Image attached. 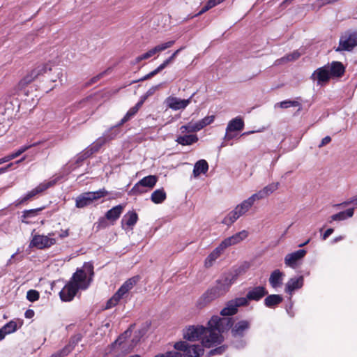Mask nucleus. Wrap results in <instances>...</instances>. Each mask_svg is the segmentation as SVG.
<instances>
[{
    "instance_id": "1",
    "label": "nucleus",
    "mask_w": 357,
    "mask_h": 357,
    "mask_svg": "<svg viewBox=\"0 0 357 357\" xmlns=\"http://www.w3.org/2000/svg\"><path fill=\"white\" fill-rule=\"evenodd\" d=\"M237 278V274L231 272L225 273L217 280L215 284L208 289L197 300V305L202 308L213 301L225 295L229 290L231 285Z\"/></svg>"
},
{
    "instance_id": "2",
    "label": "nucleus",
    "mask_w": 357,
    "mask_h": 357,
    "mask_svg": "<svg viewBox=\"0 0 357 357\" xmlns=\"http://www.w3.org/2000/svg\"><path fill=\"white\" fill-rule=\"evenodd\" d=\"M132 326L133 325H130L114 342L108 346L107 351L109 353H114L116 355L119 353L128 354L133 349L139 341L142 333L141 331H139L137 335V332H135L134 337L132 339L131 342L129 343L128 339L131 336Z\"/></svg>"
},
{
    "instance_id": "3",
    "label": "nucleus",
    "mask_w": 357,
    "mask_h": 357,
    "mask_svg": "<svg viewBox=\"0 0 357 357\" xmlns=\"http://www.w3.org/2000/svg\"><path fill=\"white\" fill-rule=\"evenodd\" d=\"M234 319L229 317H220L218 315L213 316L208 322L209 328L216 329L220 333L231 330L234 326Z\"/></svg>"
},
{
    "instance_id": "4",
    "label": "nucleus",
    "mask_w": 357,
    "mask_h": 357,
    "mask_svg": "<svg viewBox=\"0 0 357 357\" xmlns=\"http://www.w3.org/2000/svg\"><path fill=\"white\" fill-rule=\"evenodd\" d=\"M357 46V31H346L340 38L339 45L336 52H351Z\"/></svg>"
},
{
    "instance_id": "5",
    "label": "nucleus",
    "mask_w": 357,
    "mask_h": 357,
    "mask_svg": "<svg viewBox=\"0 0 357 357\" xmlns=\"http://www.w3.org/2000/svg\"><path fill=\"white\" fill-rule=\"evenodd\" d=\"M58 180H59V178H56L50 181L40 183L36 188H35L34 189L28 192L23 197L17 199L14 203L15 206H19L21 204H24L26 203L28 201L31 199L33 197H35L38 193L42 192L45 191V190L48 189L49 188L54 185L56 184V183L58 181Z\"/></svg>"
},
{
    "instance_id": "6",
    "label": "nucleus",
    "mask_w": 357,
    "mask_h": 357,
    "mask_svg": "<svg viewBox=\"0 0 357 357\" xmlns=\"http://www.w3.org/2000/svg\"><path fill=\"white\" fill-rule=\"evenodd\" d=\"M174 347L178 351H183L184 357H200L204 354L202 345H190L185 341L176 342Z\"/></svg>"
},
{
    "instance_id": "7",
    "label": "nucleus",
    "mask_w": 357,
    "mask_h": 357,
    "mask_svg": "<svg viewBox=\"0 0 357 357\" xmlns=\"http://www.w3.org/2000/svg\"><path fill=\"white\" fill-rule=\"evenodd\" d=\"M88 287L89 284L80 285L69 281L59 292L60 298L62 301L70 302L74 298L79 289H86Z\"/></svg>"
},
{
    "instance_id": "8",
    "label": "nucleus",
    "mask_w": 357,
    "mask_h": 357,
    "mask_svg": "<svg viewBox=\"0 0 357 357\" xmlns=\"http://www.w3.org/2000/svg\"><path fill=\"white\" fill-rule=\"evenodd\" d=\"M52 234L50 233L48 236L35 234L33 236L31 241L29 243V247L36 248L40 250H43L50 248L56 243L55 238H50Z\"/></svg>"
},
{
    "instance_id": "9",
    "label": "nucleus",
    "mask_w": 357,
    "mask_h": 357,
    "mask_svg": "<svg viewBox=\"0 0 357 357\" xmlns=\"http://www.w3.org/2000/svg\"><path fill=\"white\" fill-rule=\"evenodd\" d=\"M216 329L206 328L204 333L205 336L202 338V345L206 348H210L215 344H221L224 341V337L220 333H216Z\"/></svg>"
},
{
    "instance_id": "10",
    "label": "nucleus",
    "mask_w": 357,
    "mask_h": 357,
    "mask_svg": "<svg viewBox=\"0 0 357 357\" xmlns=\"http://www.w3.org/2000/svg\"><path fill=\"white\" fill-rule=\"evenodd\" d=\"M52 68L50 66L48 63H44L38 66L35 68L31 72L25 76L21 81L20 82V85L28 84L37 78L38 76L43 75L44 73H47V71H51Z\"/></svg>"
},
{
    "instance_id": "11",
    "label": "nucleus",
    "mask_w": 357,
    "mask_h": 357,
    "mask_svg": "<svg viewBox=\"0 0 357 357\" xmlns=\"http://www.w3.org/2000/svg\"><path fill=\"white\" fill-rule=\"evenodd\" d=\"M52 68L50 66L48 63H44L38 66L35 68L31 72L25 76L21 81L20 82V85L28 84L37 78L38 76L43 75L44 73H47V71H51Z\"/></svg>"
},
{
    "instance_id": "12",
    "label": "nucleus",
    "mask_w": 357,
    "mask_h": 357,
    "mask_svg": "<svg viewBox=\"0 0 357 357\" xmlns=\"http://www.w3.org/2000/svg\"><path fill=\"white\" fill-rule=\"evenodd\" d=\"M206 331V328L202 326H189L183 331V338L189 341L198 340Z\"/></svg>"
},
{
    "instance_id": "13",
    "label": "nucleus",
    "mask_w": 357,
    "mask_h": 357,
    "mask_svg": "<svg viewBox=\"0 0 357 357\" xmlns=\"http://www.w3.org/2000/svg\"><path fill=\"white\" fill-rule=\"evenodd\" d=\"M332 78L328 69V65L317 68L311 75V79L317 81L318 85H323Z\"/></svg>"
},
{
    "instance_id": "14",
    "label": "nucleus",
    "mask_w": 357,
    "mask_h": 357,
    "mask_svg": "<svg viewBox=\"0 0 357 357\" xmlns=\"http://www.w3.org/2000/svg\"><path fill=\"white\" fill-rule=\"evenodd\" d=\"M306 253L307 251L305 250L300 249L294 252L287 254L284 257L285 265L292 268H296L298 261L305 256Z\"/></svg>"
},
{
    "instance_id": "15",
    "label": "nucleus",
    "mask_w": 357,
    "mask_h": 357,
    "mask_svg": "<svg viewBox=\"0 0 357 357\" xmlns=\"http://www.w3.org/2000/svg\"><path fill=\"white\" fill-rule=\"evenodd\" d=\"M250 328V322L248 320H241L236 324L234 323V326L231 330V336L234 338L243 337Z\"/></svg>"
},
{
    "instance_id": "16",
    "label": "nucleus",
    "mask_w": 357,
    "mask_h": 357,
    "mask_svg": "<svg viewBox=\"0 0 357 357\" xmlns=\"http://www.w3.org/2000/svg\"><path fill=\"white\" fill-rule=\"evenodd\" d=\"M304 284V278L303 275L291 278L285 284L284 291L292 296L294 291L303 287Z\"/></svg>"
},
{
    "instance_id": "17",
    "label": "nucleus",
    "mask_w": 357,
    "mask_h": 357,
    "mask_svg": "<svg viewBox=\"0 0 357 357\" xmlns=\"http://www.w3.org/2000/svg\"><path fill=\"white\" fill-rule=\"evenodd\" d=\"M137 280L138 279L136 277L128 279L114 295L120 301L130 289L133 288V287L137 284Z\"/></svg>"
},
{
    "instance_id": "18",
    "label": "nucleus",
    "mask_w": 357,
    "mask_h": 357,
    "mask_svg": "<svg viewBox=\"0 0 357 357\" xmlns=\"http://www.w3.org/2000/svg\"><path fill=\"white\" fill-rule=\"evenodd\" d=\"M268 294V291L263 286H257L251 288L247 293L248 298L250 301H259Z\"/></svg>"
},
{
    "instance_id": "19",
    "label": "nucleus",
    "mask_w": 357,
    "mask_h": 357,
    "mask_svg": "<svg viewBox=\"0 0 357 357\" xmlns=\"http://www.w3.org/2000/svg\"><path fill=\"white\" fill-rule=\"evenodd\" d=\"M138 220V215L135 211H129L124 215L121 220V227L126 229L125 226L128 227L130 229H132L135 225Z\"/></svg>"
},
{
    "instance_id": "20",
    "label": "nucleus",
    "mask_w": 357,
    "mask_h": 357,
    "mask_svg": "<svg viewBox=\"0 0 357 357\" xmlns=\"http://www.w3.org/2000/svg\"><path fill=\"white\" fill-rule=\"evenodd\" d=\"M279 185L280 183L278 182L272 183L271 184L267 185L263 189L253 194L252 195L254 196L256 200L262 199L272 194L276 190H278Z\"/></svg>"
},
{
    "instance_id": "21",
    "label": "nucleus",
    "mask_w": 357,
    "mask_h": 357,
    "mask_svg": "<svg viewBox=\"0 0 357 357\" xmlns=\"http://www.w3.org/2000/svg\"><path fill=\"white\" fill-rule=\"evenodd\" d=\"M166 101L168 107L174 110L184 109L190 103V99L181 100L176 97H169Z\"/></svg>"
},
{
    "instance_id": "22",
    "label": "nucleus",
    "mask_w": 357,
    "mask_h": 357,
    "mask_svg": "<svg viewBox=\"0 0 357 357\" xmlns=\"http://www.w3.org/2000/svg\"><path fill=\"white\" fill-rule=\"evenodd\" d=\"M284 273L279 269L274 270L268 279L270 285L274 288H278L282 286Z\"/></svg>"
},
{
    "instance_id": "23",
    "label": "nucleus",
    "mask_w": 357,
    "mask_h": 357,
    "mask_svg": "<svg viewBox=\"0 0 357 357\" xmlns=\"http://www.w3.org/2000/svg\"><path fill=\"white\" fill-rule=\"evenodd\" d=\"M328 65V69L332 78L341 77L345 73V67L340 61H333Z\"/></svg>"
},
{
    "instance_id": "24",
    "label": "nucleus",
    "mask_w": 357,
    "mask_h": 357,
    "mask_svg": "<svg viewBox=\"0 0 357 357\" xmlns=\"http://www.w3.org/2000/svg\"><path fill=\"white\" fill-rule=\"evenodd\" d=\"M93 202L91 192L80 194L75 199V206L82 208L91 205Z\"/></svg>"
},
{
    "instance_id": "25",
    "label": "nucleus",
    "mask_w": 357,
    "mask_h": 357,
    "mask_svg": "<svg viewBox=\"0 0 357 357\" xmlns=\"http://www.w3.org/2000/svg\"><path fill=\"white\" fill-rule=\"evenodd\" d=\"M124 208V206L121 204H119L117 206H114L109 211H107L105 213L106 218L112 222L116 221L119 217L121 216Z\"/></svg>"
},
{
    "instance_id": "26",
    "label": "nucleus",
    "mask_w": 357,
    "mask_h": 357,
    "mask_svg": "<svg viewBox=\"0 0 357 357\" xmlns=\"http://www.w3.org/2000/svg\"><path fill=\"white\" fill-rule=\"evenodd\" d=\"M244 126L245 123L243 119L240 116H236L229 121L226 128L227 131L236 132L243 130Z\"/></svg>"
},
{
    "instance_id": "27",
    "label": "nucleus",
    "mask_w": 357,
    "mask_h": 357,
    "mask_svg": "<svg viewBox=\"0 0 357 357\" xmlns=\"http://www.w3.org/2000/svg\"><path fill=\"white\" fill-rule=\"evenodd\" d=\"M255 201V198L253 195H252L248 199L244 200L240 204L237 205L234 209L237 211L238 213L241 216L252 207Z\"/></svg>"
},
{
    "instance_id": "28",
    "label": "nucleus",
    "mask_w": 357,
    "mask_h": 357,
    "mask_svg": "<svg viewBox=\"0 0 357 357\" xmlns=\"http://www.w3.org/2000/svg\"><path fill=\"white\" fill-rule=\"evenodd\" d=\"M23 325V320L17 319L11 320L1 328L6 333V335L15 332L18 328H21Z\"/></svg>"
},
{
    "instance_id": "29",
    "label": "nucleus",
    "mask_w": 357,
    "mask_h": 357,
    "mask_svg": "<svg viewBox=\"0 0 357 357\" xmlns=\"http://www.w3.org/2000/svg\"><path fill=\"white\" fill-rule=\"evenodd\" d=\"M283 301V297L279 294H271L264 299V305L269 308H275Z\"/></svg>"
},
{
    "instance_id": "30",
    "label": "nucleus",
    "mask_w": 357,
    "mask_h": 357,
    "mask_svg": "<svg viewBox=\"0 0 357 357\" xmlns=\"http://www.w3.org/2000/svg\"><path fill=\"white\" fill-rule=\"evenodd\" d=\"M208 169V165L206 160L201 159L194 165L193 175L195 177L199 176L201 174H206Z\"/></svg>"
},
{
    "instance_id": "31",
    "label": "nucleus",
    "mask_w": 357,
    "mask_h": 357,
    "mask_svg": "<svg viewBox=\"0 0 357 357\" xmlns=\"http://www.w3.org/2000/svg\"><path fill=\"white\" fill-rule=\"evenodd\" d=\"M354 209L353 208L347 209L343 211H340L336 214L331 216L329 222L331 223L333 221H342L349 218H351L354 215Z\"/></svg>"
},
{
    "instance_id": "32",
    "label": "nucleus",
    "mask_w": 357,
    "mask_h": 357,
    "mask_svg": "<svg viewBox=\"0 0 357 357\" xmlns=\"http://www.w3.org/2000/svg\"><path fill=\"white\" fill-rule=\"evenodd\" d=\"M86 274L83 271V269H77L75 273H73L70 281L73 282H76L77 284H89L90 282L91 278H89V282H86Z\"/></svg>"
},
{
    "instance_id": "33",
    "label": "nucleus",
    "mask_w": 357,
    "mask_h": 357,
    "mask_svg": "<svg viewBox=\"0 0 357 357\" xmlns=\"http://www.w3.org/2000/svg\"><path fill=\"white\" fill-rule=\"evenodd\" d=\"M198 137L197 135H185L183 136H178L176 142L183 146L191 145L196 143L198 141Z\"/></svg>"
},
{
    "instance_id": "34",
    "label": "nucleus",
    "mask_w": 357,
    "mask_h": 357,
    "mask_svg": "<svg viewBox=\"0 0 357 357\" xmlns=\"http://www.w3.org/2000/svg\"><path fill=\"white\" fill-rule=\"evenodd\" d=\"M44 208L45 207H40L34 209L24 210L21 216L22 222L25 224H29L30 222L27 220L37 216L39 212L43 211Z\"/></svg>"
},
{
    "instance_id": "35",
    "label": "nucleus",
    "mask_w": 357,
    "mask_h": 357,
    "mask_svg": "<svg viewBox=\"0 0 357 357\" xmlns=\"http://www.w3.org/2000/svg\"><path fill=\"white\" fill-rule=\"evenodd\" d=\"M167 198L165 190L162 188L153 192L151 196V200L156 204L162 203Z\"/></svg>"
},
{
    "instance_id": "36",
    "label": "nucleus",
    "mask_w": 357,
    "mask_h": 357,
    "mask_svg": "<svg viewBox=\"0 0 357 357\" xmlns=\"http://www.w3.org/2000/svg\"><path fill=\"white\" fill-rule=\"evenodd\" d=\"M141 185L146 188L148 190L152 189L158 181V177L155 175H149L139 180Z\"/></svg>"
},
{
    "instance_id": "37",
    "label": "nucleus",
    "mask_w": 357,
    "mask_h": 357,
    "mask_svg": "<svg viewBox=\"0 0 357 357\" xmlns=\"http://www.w3.org/2000/svg\"><path fill=\"white\" fill-rule=\"evenodd\" d=\"M120 126H119V123L116 125L112 126L104 133L102 137L106 139V142L114 139L120 133Z\"/></svg>"
},
{
    "instance_id": "38",
    "label": "nucleus",
    "mask_w": 357,
    "mask_h": 357,
    "mask_svg": "<svg viewBox=\"0 0 357 357\" xmlns=\"http://www.w3.org/2000/svg\"><path fill=\"white\" fill-rule=\"evenodd\" d=\"M238 309L236 307L233 301L231 300L227 302L226 307L220 311V314L223 317L232 316L236 314Z\"/></svg>"
},
{
    "instance_id": "39",
    "label": "nucleus",
    "mask_w": 357,
    "mask_h": 357,
    "mask_svg": "<svg viewBox=\"0 0 357 357\" xmlns=\"http://www.w3.org/2000/svg\"><path fill=\"white\" fill-rule=\"evenodd\" d=\"M106 143V139L102 137L98 138L95 142L89 146L86 149L89 151V153L93 155L98 152L100 149Z\"/></svg>"
},
{
    "instance_id": "40",
    "label": "nucleus",
    "mask_w": 357,
    "mask_h": 357,
    "mask_svg": "<svg viewBox=\"0 0 357 357\" xmlns=\"http://www.w3.org/2000/svg\"><path fill=\"white\" fill-rule=\"evenodd\" d=\"M148 189L143 185H141L140 181H139L137 183L134 185V186L131 188V190L128 192L129 196H137L144 194L148 192Z\"/></svg>"
},
{
    "instance_id": "41",
    "label": "nucleus",
    "mask_w": 357,
    "mask_h": 357,
    "mask_svg": "<svg viewBox=\"0 0 357 357\" xmlns=\"http://www.w3.org/2000/svg\"><path fill=\"white\" fill-rule=\"evenodd\" d=\"M240 217L241 215L238 213L237 211L234 209L222 220V223L229 226Z\"/></svg>"
},
{
    "instance_id": "42",
    "label": "nucleus",
    "mask_w": 357,
    "mask_h": 357,
    "mask_svg": "<svg viewBox=\"0 0 357 357\" xmlns=\"http://www.w3.org/2000/svg\"><path fill=\"white\" fill-rule=\"evenodd\" d=\"M280 107L282 109H287L290 107H298V111L301 109V104L296 100H286L277 103L275 107Z\"/></svg>"
},
{
    "instance_id": "43",
    "label": "nucleus",
    "mask_w": 357,
    "mask_h": 357,
    "mask_svg": "<svg viewBox=\"0 0 357 357\" xmlns=\"http://www.w3.org/2000/svg\"><path fill=\"white\" fill-rule=\"evenodd\" d=\"M39 144H40V142H36V143H33V144H29V145L22 146V147H20L15 152L8 155V158H10V160H13V159L20 156L21 154H22L24 152L27 151L29 149H30V148H31L33 146H37Z\"/></svg>"
},
{
    "instance_id": "44",
    "label": "nucleus",
    "mask_w": 357,
    "mask_h": 357,
    "mask_svg": "<svg viewBox=\"0 0 357 357\" xmlns=\"http://www.w3.org/2000/svg\"><path fill=\"white\" fill-rule=\"evenodd\" d=\"M108 226V220L105 215L104 217H100L98 220L93 224V229L96 232H98L101 229L107 228Z\"/></svg>"
},
{
    "instance_id": "45",
    "label": "nucleus",
    "mask_w": 357,
    "mask_h": 357,
    "mask_svg": "<svg viewBox=\"0 0 357 357\" xmlns=\"http://www.w3.org/2000/svg\"><path fill=\"white\" fill-rule=\"evenodd\" d=\"M156 54L155 50L153 48L149 50L148 52H146L144 54H142V55L138 56L135 58V61L133 62V64H136L142 61V60L148 59L155 55Z\"/></svg>"
},
{
    "instance_id": "46",
    "label": "nucleus",
    "mask_w": 357,
    "mask_h": 357,
    "mask_svg": "<svg viewBox=\"0 0 357 357\" xmlns=\"http://www.w3.org/2000/svg\"><path fill=\"white\" fill-rule=\"evenodd\" d=\"M184 49L185 47H181L179 49L176 50L169 58L165 60L163 63L160 65V68L165 69L170 63H172L174 60V59L179 54V52Z\"/></svg>"
},
{
    "instance_id": "47",
    "label": "nucleus",
    "mask_w": 357,
    "mask_h": 357,
    "mask_svg": "<svg viewBox=\"0 0 357 357\" xmlns=\"http://www.w3.org/2000/svg\"><path fill=\"white\" fill-rule=\"evenodd\" d=\"M82 337H83L81 333L75 334L70 337L67 344L73 350L78 343L82 340Z\"/></svg>"
},
{
    "instance_id": "48",
    "label": "nucleus",
    "mask_w": 357,
    "mask_h": 357,
    "mask_svg": "<svg viewBox=\"0 0 357 357\" xmlns=\"http://www.w3.org/2000/svg\"><path fill=\"white\" fill-rule=\"evenodd\" d=\"M93 202L105 197L109 194V192L105 188H101L97 191L91 192Z\"/></svg>"
},
{
    "instance_id": "49",
    "label": "nucleus",
    "mask_w": 357,
    "mask_h": 357,
    "mask_svg": "<svg viewBox=\"0 0 357 357\" xmlns=\"http://www.w3.org/2000/svg\"><path fill=\"white\" fill-rule=\"evenodd\" d=\"M181 130L182 132H193L199 130L198 125L196 123H193L192 122L188 123L187 125L182 126L181 127Z\"/></svg>"
},
{
    "instance_id": "50",
    "label": "nucleus",
    "mask_w": 357,
    "mask_h": 357,
    "mask_svg": "<svg viewBox=\"0 0 357 357\" xmlns=\"http://www.w3.org/2000/svg\"><path fill=\"white\" fill-rule=\"evenodd\" d=\"M137 111L132 107H131L123 116V118L119 122V126H122L125 123L130 121L136 114Z\"/></svg>"
},
{
    "instance_id": "51",
    "label": "nucleus",
    "mask_w": 357,
    "mask_h": 357,
    "mask_svg": "<svg viewBox=\"0 0 357 357\" xmlns=\"http://www.w3.org/2000/svg\"><path fill=\"white\" fill-rule=\"evenodd\" d=\"M91 155L87 149H85L76 156L75 164L79 165L84 160Z\"/></svg>"
},
{
    "instance_id": "52",
    "label": "nucleus",
    "mask_w": 357,
    "mask_h": 357,
    "mask_svg": "<svg viewBox=\"0 0 357 357\" xmlns=\"http://www.w3.org/2000/svg\"><path fill=\"white\" fill-rule=\"evenodd\" d=\"M248 235V233L245 230H242L241 231H239L238 233H236L235 234L231 236V238L234 240V242L237 244L242 241L243 239L247 238Z\"/></svg>"
},
{
    "instance_id": "53",
    "label": "nucleus",
    "mask_w": 357,
    "mask_h": 357,
    "mask_svg": "<svg viewBox=\"0 0 357 357\" xmlns=\"http://www.w3.org/2000/svg\"><path fill=\"white\" fill-rule=\"evenodd\" d=\"M231 301H233L236 307L238 308V307L248 305L250 300L249 298H248V296L246 295L245 297L236 298L235 299H233Z\"/></svg>"
},
{
    "instance_id": "54",
    "label": "nucleus",
    "mask_w": 357,
    "mask_h": 357,
    "mask_svg": "<svg viewBox=\"0 0 357 357\" xmlns=\"http://www.w3.org/2000/svg\"><path fill=\"white\" fill-rule=\"evenodd\" d=\"M214 121V116H207L202 119V120L197 122L199 130L204 128L205 126L211 124Z\"/></svg>"
},
{
    "instance_id": "55",
    "label": "nucleus",
    "mask_w": 357,
    "mask_h": 357,
    "mask_svg": "<svg viewBox=\"0 0 357 357\" xmlns=\"http://www.w3.org/2000/svg\"><path fill=\"white\" fill-rule=\"evenodd\" d=\"M227 349V345H221L218 347L210 350L207 354V356L210 357L215 355H221L226 351Z\"/></svg>"
},
{
    "instance_id": "56",
    "label": "nucleus",
    "mask_w": 357,
    "mask_h": 357,
    "mask_svg": "<svg viewBox=\"0 0 357 357\" xmlns=\"http://www.w3.org/2000/svg\"><path fill=\"white\" fill-rule=\"evenodd\" d=\"M174 43H175L174 40H170V41L160 44L158 45H156L155 47H154L156 54L158 52H162L167 48L172 47L173 45L174 44Z\"/></svg>"
},
{
    "instance_id": "57",
    "label": "nucleus",
    "mask_w": 357,
    "mask_h": 357,
    "mask_svg": "<svg viewBox=\"0 0 357 357\" xmlns=\"http://www.w3.org/2000/svg\"><path fill=\"white\" fill-rule=\"evenodd\" d=\"M40 294L38 291L30 289L26 293V298L30 302H34L39 299Z\"/></svg>"
},
{
    "instance_id": "58",
    "label": "nucleus",
    "mask_w": 357,
    "mask_h": 357,
    "mask_svg": "<svg viewBox=\"0 0 357 357\" xmlns=\"http://www.w3.org/2000/svg\"><path fill=\"white\" fill-rule=\"evenodd\" d=\"M301 56V54L298 51H294L292 53L286 55L282 58V60L287 61H293L298 59Z\"/></svg>"
},
{
    "instance_id": "59",
    "label": "nucleus",
    "mask_w": 357,
    "mask_h": 357,
    "mask_svg": "<svg viewBox=\"0 0 357 357\" xmlns=\"http://www.w3.org/2000/svg\"><path fill=\"white\" fill-rule=\"evenodd\" d=\"M231 344L236 349H243L245 347L246 342L243 337H241L237 338V340L232 341Z\"/></svg>"
},
{
    "instance_id": "60",
    "label": "nucleus",
    "mask_w": 357,
    "mask_h": 357,
    "mask_svg": "<svg viewBox=\"0 0 357 357\" xmlns=\"http://www.w3.org/2000/svg\"><path fill=\"white\" fill-rule=\"evenodd\" d=\"M83 268H84L83 271L86 273V275L89 274L90 278L93 276V275H94L93 265L91 263H90V262L84 263Z\"/></svg>"
},
{
    "instance_id": "61",
    "label": "nucleus",
    "mask_w": 357,
    "mask_h": 357,
    "mask_svg": "<svg viewBox=\"0 0 357 357\" xmlns=\"http://www.w3.org/2000/svg\"><path fill=\"white\" fill-rule=\"evenodd\" d=\"M119 302V300L117 299V298L114 295H113L112 297L107 301L105 309H110L116 306Z\"/></svg>"
},
{
    "instance_id": "62",
    "label": "nucleus",
    "mask_w": 357,
    "mask_h": 357,
    "mask_svg": "<svg viewBox=\"0 0 357 357\" xmlns=\"http://www.w3.org/2000/svg\"><path fill=\"white\" fill-rule=\"evenodd\" d=\"M218 255L212 252L206 259L205 264L206 266H210L212 265L213 262L218 259Z\"/></svg>"
},
{
    "instance_id": "63",
    "label": "nucleus",
    "mask_w": 357,
    "mask_h": 357,
    "mask_svg": "<svg viewBox=\"0 0 357 357\" xmlns=\"http://www.w3.org/2000/svg\"><path fill=\"white\" fill-rule=\"evenodd\" d=\"M154 357H182V355L178 351H167L165 354H158Z\"/></svg>"
},
{
    "instance_id": "64",
    "label": "nucleus",
    "mask_w": 357,
    "mask_h": 357,
    "mask_svg": "<svg viewBox=\"0 0 357 357\" xmlns=\"http://www.w3.org/2000/svg\"><path fill=\"white\" fill-rule=\"evenodd\" d=\"M72 351H73V349L70 348V347H69L68 344H66L63 348H62L61 349L59 350V352L60 353V354H61V356L62 357H66Z\"/></svg>"
}]
</instances>
